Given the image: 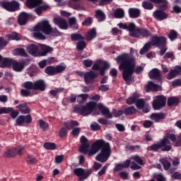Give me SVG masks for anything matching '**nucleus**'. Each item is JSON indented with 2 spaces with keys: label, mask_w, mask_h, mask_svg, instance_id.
<instances>
[{
  "label": "nucleus",
  "mask_w": 181,
  "mask_h": 181,
  "mask_svg": "<svg viewBox=\"0 0 181 181\" xmlns=\"http://www.w3.org/2000/svg\"><path fill=\"white\" fill-rule=\"evenodd\" d=\"M116 63L119 65V70H123L122 78L126 82L127 86H129L135 83L136 74H141V71H144L142 66H136V60L135 57L129 55V54L124 53L115 58Z\"/></svg>",
  "instance_id": "nucleus-1"
},
{
  "label": "nucleus",
  "mask_w": 181,
  "mask_h": 181,
  "mask_svg": "<svg viewBox=\"0 0 181 181\" xmlns=\"http://www.w3.org/2000/svg\"><path fill=\"white\" fill-rule=\"evenodd\" d=\"M89 148L90 144H83L79 147V152L84 155H87L88 153V156H93V155H95V153L101 149L100 153H98L95 157V160L101 163H105V162L110 159V156H111V145L103 139L96 140L93 144H92L90 149L88 151Z\"/></svg>",
  "instance_id": "nucleus-2"
},
{
  "label": "nucleus",
  "mask_w": 181,
  "mask_h": 181,
  "mask_svg": "<svg viewBox=\"0 0 181 181\" xmlns=\"http://www.w3.org/2000/svg\"><path fill=\"white\" fill-rule=\"evenodd\" d=\"M170 139V141H169ZM170 141L175 142L176 141V135L174 134H167L160 142H157L150 146H148L147 149L148 151H152L153 152H158L160 149L163 152H169L172 149V146H170Z\"/></svg>",
  "instance_id": "nucleus-3"
},
{
  "label": "nucleus",
  "mask_w": 181,
  "mask_h": 181,
  "mask_svg": "<svg viewBox=\"0 0 181 181\" xmlns=\"http://www.w3.org/2000/svg\"><path fill=\"white\" fill-rule=\"evenodd\" d=\"M151 41L146 42L140 49V54H145V53H148V52L152 49V46L160 47L166 43V38L163 36H158L155 35L151 37Z\"/></svg>",
  "instance_id": "nucleus-4"
},
{
  "label": "nucleus",
  "mask_w": 181,
  "mask_h": 181,
  "mask_svg": "<svg viewBox=\"0 0 181 181\" xmlns=\"http://www.w3.org/2000/svg\"><path fill=\"white\" fill-rule=\"evenodd\" d=\"M97 107V103L93 101L88 102L86 103V105L83 106L80 105H77L74 107V112H78L83 115V117H87V115H90L93 111Z\"/></svg>",
  "instance_id": "nucleus-5"
},
{
  "label": "nucleus",
  "mask_w": 181,
  "mask_h": 181,
  "mask_svg": "<svg viewBox=\"0 0 181 181\" xmlns=\"http://www.w3.org/2000/svg\"><path fill=\"white\" fill-rule=\"evenodd\" d=\"M98 109L101 112L102 115L105 117V118H108L109 119H111L112 117H115V118H118L121 117V115H123L124 114V110H116L115 109H112V113L110 111V109L108 107L104 105L103 103H99L98 105Z\"/></svg>",
  "instance_id": "nucleus-6"
},
{
  "label": "nucleus",
  "mask_w": 181,
  "mask_h": 181,
  "mask_svg": "<svg viewBox=\"0 0 181 181\" xmlns=\"http://www.w3.org/2000/svg\"><path fill=\"white\" fill-rule=\"evenodd\" d=\"M153 4L156 5H160L159 9L161 11H165V9H168V0H148L144 1L141 4L142 8H144L146 11H152L153 9Z\"/></svg>",
  "instance_id": "nucleus-7"
},
{
  "label": "nucleus",
  "mask_w": 181,
  "mask_h": 181,
  "mask_svg": "<svg viewBox=\"0 0 181 181\" xmlns=\"http://www.w3.org/2000/svg\"><path fill=\"white\" fill-rule=\"evenodd\" d=\"M25 88L45 91L46 90V82L42 79H40L34 82L25 81Z\"/></svg>",
  "instance_id": "nucleus-8"
},
{
  "label": "nucleus",
  "mask_w": 181,
  "mask_h": 181,
  "mask_svg": "<svg viewBox=\"0 0 181 181\" xmlns=\"http://www.w3.org/2000/svg\"><path fill=\"white\" fill-rule=\"evenodd\" d=\"M1 8L8 11V12H16L21 9V3L13 0L11 1H4L1 2Z\"/></svg>",
  "instance_id": "nucleus-9"
},
{
  "label": "nucleus",
  "mask_w": 181,
  "mask_h": 181,
  "mask_svg": "<svg viewBox=\"0 0 181 181\" xmlns=\"http://www.w3.org/2000/svg\"><path fill=\"white\" fill-rule=\"evenodd\" d=\"M66 69H67V66H66V64H61L56 66H47L45 69V72L46 74H48V76H56L57 74L63 73V71H64Z\"/></svg>",
  "instance_id": "nucleus-10"
},
{
  "label": "nucleus",
  "mask_w": 181,
  "mask_h": 181,
  "mask_svg": "<svg viewBox=\"0 0 181 181\" xmlns=\"http://www.w3.org/2000/svg\"><path fill=\"white\" fill-rule=\"evenodd\" d=\"M166 105V98L163 95H156L152 102V107L156 111L162 110Z\"/></svg>",
  "instance_id": "nucleus-11"
},
{
  "label": "nucleus",
  "mask_w": 181,
  "mask_h": 181,
  "mask_svg": "<svg viewBox=\"0 0 181 181\" xmlns=\"http://www.w3.org/2000/svg\"><path fill=\"white\" fill-rule=\"evenodd\" d=\"M141 36V37H146V39H148V37H151V36H152V32L146 28H136V26L132 37L139 38Z\"/></svg>",
  "instance_id": "nucleus-12"
},
{
  "label": "nucleus",
  "mask_w": 181,
  "mask_h": 181,
  "mask_svg": "<svg viewBox=\"0 0 181 181\" xmlns=\"http://www.w3.org/2000/svg\"><path fill=\"white\" fill-rule=\"evenodd\" d=\"M74 173L76 175V176H78L79 181H83L88 178V176L91 175V170H84L81 168H78L74 169Z\"/></svg>",
  "instance_id": "nucleus-13"
},
{
  "label": "nucleus",
  "mask_w": 181,
  "mask_h": 181,
  "mask_svg": "<svg viewBox=\"0 0 181 181\" xmlns=\"http://www.w3.org/2000/svg\"><path fill=\"white\" fill-rule=\"evenodd\" d=\"M25 146H19L18 148H14L11 149L7 150L4 152L3 156L4 158H13V156H16L17 155H22V151H25Z\"/></svg>",
  "instance_id": "nucleus-14"
},
{
  "label": "nucleus",
  "mask_w": 181,
  "mask_h": 181,
  "mask_svg": "<svg viewBox=\"0 0 181 181\" xmlns=\"http://www.w3.org/2000/svg\"><path fill=\"white\" fill-rule=\"evenodd\" d=\"M148 76L151 80H155L158 84H162V74L159 69L154 68L148 73Z\"/></svg>",
  "instance_id": "nucleus-15"
},
{
  "label": "nucleus",
  "mask_w": 181,
  "mask_h": 181,
  "mask_svg": "<svg viewBox=\"0 0 181 181\" xmlns=\"http://www.w3.org/2000/svg\"><path fill=\"white\" fill-rule=\"evenodd\" d=\"M37 29H40L41 32L45 33V35H49V33H50V30L52 29V25H50V23H49V21L45 20L36 25L35 30H37Z\"/></svg>",
  "instance_id": "nucleus-16"
},
{
  "label": "nucleus",
  "mask_w": 181,
  "mask_h": 181,
  "mask_svg": "<svg viewBox=\"0 0 181 181\" xmlns=\"http://www.w3.org/2000/svg\"><path fill=\"white\" fill-rule=\"evenodd\" d=\"M98 77V73L94 71L86 72L83 75V78L86 84H93L94 80Z\"/></svg>",
  "instance_id": "nucleus-17"
},
{
  "label": "nucleus",
  "mask_w": 181,
  "mask_h": 181,
  "mask_svg": "<svg viewBox=\"0 0 181 181\" xmlns=\"http://www.w3.org/2000/svg\"><path fill=\"white\" fill-rule=\"evenodd\" d=\"M53 22L54 25L59 28V29H63L64 30H67V29H69L67 21H66L64 18H62V17L54 18Z\"/></svg>",
  "instance_id": "nucleus-18"
},
{
  "label": "nucleus",
  "mask_w": 181,
  "mask_h": 181,
  "mask_svg": "<svg viewBox=\"0 0 181 181\" xmlns=\"http://www.w3.org/2000/svg\"><path fill=\"white\" fill-rule=\"evenodd\" d=\"M118 26L119 29H124V30H128L129 32V36L131 37H133L134 36V32L135 30V23L131 22L129 23V25L124 24L122 23H120L118 24Z\"/></svg>",
  "instance_id": "nucleus-19"
},
{
  "label": "nucleus",
  "mask_w": 181,
  "mask_h": 181,
  "mask_svg": "<svg viewBox=\"0 0 181 181\" xmlns=\"http://www.w3.org/2000/svg\"><path fill=\"white\" fill-rule=\"evenodd\" d=\"M28 18H32V13H28L25 11L20 13L18 17V23L20 26H24L28 23Z\"/></svg>",
  "instance_id": "nucleus-20"
},
{
  "label": "nucleus",
  "mask_w": 181,
  "mask_h": 181,
  "mask_svg": "<svg viewBox=\"0 0 181 181\" xmlns=\"http://www.w3.org/2000/svg\"><path fill=\"white\" fill-rule=\"evenodd\" d=\"M159 162L161 163V165H163V168L164 170H169L170 173H173L175 172V170H177V167L171 168L172 163H170L169 160H168V158H163L159 160Z\"/></svg>",
  "instance_id": "nucleus-21"
},
{
  "label": "nucleus",
  "mask_w": 181,
  "mask_h": 181,
  "mask_svg": "<svg viewBox=\"0 0 181 181\" xmlns=\"http://www.w3.org/2000/svg\"><path fill=\"white\" fill-rule=\"evenodd\" d=\"M181 74V66L177 65L174 67L173 69H170V72L168 74L167 78L168 80H173L175 77H177V76H180Z\"/></svg>",
  "instance_id": "nucleus-22"
},
{
  "label": "nucleus",
  "mask_w": 181,
  "mask_h": 181,
  "mask_svg": "<svg viewBox=\"0 0 181 181\" xmlns=\"http://www.w3.org/2000/svg\"><path fill=\"white\" fill-rule=\"evenodd\" d=\"M81 0H69L68 5L76 11H86V7L78 3Z\"/></svg>",
  "instance_id": "nucleus-23"
},
{
  "label": "nucleus",
  "mask_w": 181,
  "mask_h": 181,
  "mask_svg": "<svg viewBox=\"0 0 181 181\" xmlns=\"http://www.w3.org/2000/svg\"><path fill=\"white\" fill-rule=\"evenodd\" d=\"M27 52L29 54L34 56L35 57H39V47L36 45L31 44L27 47Z\"/></svg>",
  "instance_id": "nucleus-24"
},
{
  "label": "nucleus",
  "mask_w": 181,
  "mask_h": 181,
  "mask_svg": "<svg viewBox=\"0 0 181 181\" xmlns=\"http://www.w3.org/2000/svg\"><path fill=\"white\" fill-rule=\"evenodd\" d=\"M166 118V115L164 112L152 113L150 115V119L154 122H160Z\"/></svg>",
  "instance_id": "nucleus-25"
},
{
  "label": "nucleus",
  "mask_w": 181,
  "mask_h": 181,
  "mask_svg": "<svg viewBox=\"0 0 181 181\" xmlns=\"http://www.w3.org/2000/svg\"><path fill=\"white\" fill-rule=\"evenodd\" d=\"M153 16L157 21H165L168 18V14L162 10H156L153 11Z\"/></svg>",
  "instance_id": "nucleus-26"
},
{
  "label": "nucleus",
  "mask_w": 181,
  "mask_h": 181,
  "mask_svg": "<svg viewBox=\"0 0 181 181\" xmlns=\"http://www.w3.org/2000/svg\"><path fill=\"white\" fill-rule=\"evenodd\" d=\"M41 52L39 53V57L47 56L48 53H50L53 51V47L47 45H40Z\"/></svg>",
  "instance_id": "nucleus-27"
},
{
  "label": "nucleus",
  "mask_w": 181,
  "mask_h": 181,
  "mask_svg": "<svg viewBox=\"0 0 181 181\" xmlns=\"http://www.w3.org/2000/svg\"><path fill=\"white\" fill-rule=\"evenodd\" d=\"M130 165L131 159H127L123 163L116 164L114 170L116 172H119V170H122L123 169H128Z\"/></svg>",
  "instance_id": "nucleus-28"
},
{
  "label": "nucleus",
  "mask_w": 181,
  "mask_h": 181,
  "mask_svg": "<svg viewBox=\"0 0 181 181\" xmlns=\"http://www.w3.org/2000/svg\"><path fill=\"white\" fill-rule=\"evenodd\" d=\"M124 16H125V12L121 8H117L113 13L110 14L112 19H122Z\"/></svg>",
  "instance_id": "nucleus-29"
},
{
  "label": "nucleus",
  "mask_w": 181,
  "mask_h": 181,
  "mask_svg": "<svg viewBox=\"0 0 181 181\" xmlns=\"http://www.w3.org/2000/svg\"><path fill=\"white\" fill-rule=\"evenodd\" d=\"M95 37H97V29H95V28H93L88 31L84 37L85 40L87 42H91V40H93V39H95Z\"/></svg>",
  "instance_id": "nucleus-30"
},
{
  "label": "nucleus",
  "mask_w": 181,
  "mask_h": 181,
  "mask_svg": "<svg viewBox=\"0 0 181 181\" xmlns=\"http://www.w3.org/2000/svg\"><path fill=\"white\" fill-rule=\"evenodd\" d=\"M12 67L14 71H18V72L22 71L23 69H25V61H23V62L13 61Z\"/></svg>",
  "instance_id": "nucleus-31"
},
{
  "label": "nucleus",
  "mask_w": 181,
  "mask_h": 181,
  "mask_svg": "<svg viewBox=\"0 0 181 181\" xmlns=\"http://www.w3.org/2000/svg\"><path fill=\"white\" fill-rule=\"evenodd\" d=\"M42 0H26L25 6L29 9H33V8L39 6V5H42Z\"/></svg>",
  "instance_id": "nucleus-32"
},
{
  "label": "nucleus",
  "mask_w": 181,
  "mask_h": 181,
  "mask_svg": "<svg viewBox=\"0 0 181 181\" xmlns=\"http://www.w3.org/2000/svg\"><path fill=\"white\" fill-rule=\"evenodd\" d=\"M18 110H20L21 114H29L30 112V109L28 107V103H20L16 107Z\"/></svg>",
  "instance_id": "nucleus-33"
},
{
  "label": "nucleus",
  "mask_w": 181,
  "mask_h": 181,
  "mask_svg": "<svg viewBox=\"0 0 181 181\" xmlns=\"http://www.w3.org/2000/svg\"><path fill=\"white\" fill-rule=\"evenodd\" d=\"M49 8H50V6L46 4V5H39L37 6L34 10V12H35V13H37V15H38V16H40V15H42V13H43V11H47V9H49Z\"/></svg>",
  "instance_id": "nucleus-34"
},
{
  "label": "nucleus",
  "mask_w": 181,
  "mask_h": 181,
  "mask_svg": "<svg viewBox=\"0 0 181 181\" xmlns=\"http://www.w3.org/2000/svg\"><path fill=\"white\" fill-rule=\"evenodd\" d=\"M13 56H21V57H28V53L23 48H16L13 52Z\"/></svg>",
  "instance_id": "nucleus-35"
},
{
  "label": "nucleus",
  "mask_w": 181,
  "mask_h": 181,
  "mask_svg": "<svg viewBox=\"0 0 181 181\" xmlns=\"http://www.w3.org/2000/svg\"><path fill=\"white\" fill-rule=\"evenodd\" d=\"M179 103H180L179 98L173 97V96L168 98L167 101V104L168 107H176V105H177Z\"/></svg>",
  "instance_id": "nucleus-36"
},
{
  "label": "nucleus",
  "mask_w": 181,
  "mask_h": 181,
  "mask_svg": "<svg viewBox=\"0 0 181 181\" xmlns=\"http://www.w3.org/2000/svg\"><path fill=\"white\" fill-rule=\"evenodd\" d=\"M129 17L132 18H139L141 15V10H139V8H129Z\"/></svg>",
  "instance_id": "nucleus-37"
},
{
  "label": "nucleus",
  "mask_w": 181,
  "mask_h": 181,
  "mask_svg": "<svg viewBox=\"0 0 181 181\" xmlns=\"http://www.w3.org/2000/svg\"><path fill=\"white\" fill-rule=\"evenodd\" d=\"M162 84L158 85L154 83L153 82H149L147 86V88L148 90H151L152 91H160L162 90Z\"/></svg>",
  "instance_id": "nucleus-38"
},
{
  "label": "nucleus",
  "mask_w": 181,
  "mask_h": 181,
  "mask_svg": "<svg viewBox=\"0 0 181 181\" xmlns=\"http://www.w3.org/2000/svg\"><path fill=\"white\" fill-rule=\"evenodd\" d=\"M69 25L73 30H77V29H78V24L77 23V18H76V17L69 18Z\"/></svg>",
  "instance_id": "nucleus-39"
},
{
  "label": "nucleus",
  "mask_w": 181,
  "mask_h": 181,
  "mask_svg": "<svg viewBox=\"0 0 181 181\" xmlns=\"http://www.w3.org/2000/svg\"><path fill=\"white\" fill-rule=\"evenodd\" d=\"M71 40L72 42H80L81 40H86V38L84 37V36H83V35L75 33L71 34Z\"/></svg>",
  "instance_id": "nucleus-40"
},
{
  "label": "nucleus",
  "mask_w": 181,
  "mask_h": 181,
  "mask_svg": "<svg viewBox=\"0 0 181 181\" xmlns=\"http://www.w3.org/2000/svg\"><path fill=\"white\" fill-rule=\"evenodd\" d=\"M139 98V94L134 93L131 97L126 100V104L128 105H132V104H136V100Z\"/></svg>",
  "instance_id": "nucleus-41"
},
{
  "label": "nucleus",
  "mask_w": 181,
  "mask_h": 181,
  "mask_svg": "<svg viewBox=\"0 0 181 181\" xmlns=\"http://www.w3.org/2000/svg\"><path fill=\"white\" fill-rule=\"evenodd\" d=\"M95 16L96 19H98V22H104V20L106 18L105 13L103 10H96Z\"/></svg>",
  "instance_id": "nucleus-42"
},
{
  "label": "nucleus",
  "mask_w": 181,
  "mask_h": 181,
  "mask_svg": "<svg viewBox=\"0 0 181 181\" xmlns=\"http://www.w3.org/2000/svg\"><path fill=\"white\" fill-rule=\"evenodd\" d=\"M25 84L26 82L23 83V87L25 89H21V95H22V97H32V93L30 92V90H33V89H29L25 88Z\"/></svg>",
  "instance_id": "nucleus-43"
},
{
  "label": "nucleus",
  "mask_w": 181,
  "mask_h": 181,
  "mask_svg": "<svg viewBox=\"0 0 181 181\" xmlns=\"http://www.w3.org/2000/svg\"><path fill=\"white\" fill-rule=\"evenodd\" d=\"M125 115H135L138 112V110L134 106H129L124 110Z\"/></svg>",
  "instance_id": "nucleus-44"
},
{
  "label": "nucleus",
  "mask_w": 181,
  "mask_h": 181,
  "mask_svg": "<svg viewBox=\"0 0 181 181\" xmlns=\"http://www.w3.org/2000/svg\"><path fill=\"white\" fill-rule=\"evenodd\" d=\"M15 60L9 58H3V61L1 62V65H0V67H9L11 66H13V62Z\"/></svg>",
  "instance_id": "nucleus-45"
},
{
  "label": "nucleus",
  "mask_w": 181,
  "mask_h": 181,
  "mask_svg": "<svg viewBox=\"0 0 181 181\" xmlns=\"http://www.w3.org/2000/svg\"><path fill=\"white\" fill-rule=\"evenodd\" d=\"M40 29H37L36 30V25L34 28V33H33V36L35 37V39H40L42 40H45L46 39V37L40 33Z\"/></svg>",
  "instance_id": "nucleus-46"
},
{
  "label": "nucleus",
  "mask_w": 181,
  "mask_h": 181,
  "mask_svg": "<svg viewBox=\"0 0 181 181\" xmlns=\"http://www.w3.org/2000/svg\"><path fill=\"white\" fill-rule=\"evenodd\" d=\"M131 159L132 160H134V162H136V163H137L138 165H141V166H144V165H145V162L144 161L142 158H141V156H139V155L132 156Z\"/></svg>",
  "instance_id": "nucleus-47"
},
{
  "label": "nucleus",
  "mask_w": 181,
  "mask_h": 181,
  "mask_svg": "<svg viewBox=\"0 0 181 181\" xmlns=\"http://www.w3.org/2000/svg\"><path fill=\"white\" fill-rule=\"evenodd\" d=\"M64 125L66 129H73L74 127H78V122L77 121H71L64 122Z\"/></svg>",
  "instance_id": "nucleus-48"
},
{
  "label": "nucleus",
  "mask_w": 181,
  "mask_h": 181,
  "mask_svg": "<svg viewBox=\"0 0 181 181\" xmlns=\"http://www.w3.org/2000/svg\"><path fill=\"white\" fill-rule=\"evenodd\" d=\"M85 47H87V43L86 41L81 40L76 43V49L78 52H83Z\"/></svg>",
  "instance_id": "nucleus-49"
},
{
  "label": "nucleus",
  "mask_w": 181,
  "mask_h": 181,
  "mask_svg": "<svg viewBox=\"0 0 181 181\" xmlns=\"http://www.w3.org/2000/svg\"><path fill=\"white\" fill-rule=\"evenodd\" d=\"M135 105L136 107V108H138L139 110H142V108H144V107H145V105H146L145 104V100H144V98H138L136 100V103Z\"/></svg>",
  "instance_id": "nucleus-50"
},
{
  "label": "nucleus",
  "mask_w": 181,
  "mask_h": 181,
  "mask_svg": "<svg viewBox=\"0 0 181 181\" xmlns=\"http://www.w3.org/2000/svg\"><path fill=\"white\" fill-rule=\"evenodd\" d=\"M26 162L28 163L29 165H36V163H37V160L33 155L28 154Z\"/></svg>",
  "instance_id": "nucleus-51"
},
{
  "label": "nucleus",
  "mask_w": 181,
  "mask_h": 181,
  "mask_svg": "<svg viewBox=\"0 0 181 181\" xmlns=\"http://www.w3.org/2000/svg\"><path fill=\"white\" fill-rule=\"evenodd\" d=\"M47 35L56 37L57 36H60L61 33L60 31H59V30H57L56 28L51 27V30H49V33H48Z\"/></svg>",
  "instance_id": "nucleus-52"
},
{
  "label": "nucleus",
  "mask_w": 181,
  "mask_h": 181,
  "mask_svg": "<svg viewBox=\"0 0 181 181\" xmlns=\"http://www.w3.org/2000/svg\"><path fill=\"white\" fill-rule=\"evenodd\" d=\"M86 98H88V94L87 93H81L77 96V103L81 104V103H84Z\"/></svg>",
  "instance_id": "nucleus-53"
},
{
  "label": "nucleus",
  "mask_w": 181,
  "mask_h": 181,
  "mask_svg": "<svg viewBox=\"0 0 181 181\" xmlns=\"http://www.w3.org/2000/svg\"><path fill=\"white\" fill-rule=\"evenodd\" d=\"M38 122H39L40 128L42 129V131H47V129H49V124L45 122V120L40 119Z\"/></svg>",
  "instance_id": "nucleus-54"
},
{
  "label": "nucleus",
  "mask_w": 181,
  "mask_h": 181,
  "mask_svg": "<svg viewBox=\"0 0 181 181\" xmlns=\"http://www.w3.org/2000/svg\"><path fill=\"white\" fill-rule=\"evenodd\" d=\"M168 38L170 40H171V42L176 40V39H177V32H176L175 30H170L168 34Z\"/></svg>",
  "instance_id": "nucleus-55"
},
{
  "label": "nucleus",
  "mask_w": 181,
  "mask_h": 181,
  "mask_svg": "<svg viewBox=\"0 0 181 181\" xmlns=\"http://www.w3.org/2000/svg\"><path fill=\"white\" fill-rule=\"evenodd\" d=\"M44 148L48 151H53L56 149V144L50 142L45 143Z\"/></svg>",
  "instance_id": "nucleus-56"
},
{
  "label": "nucleus",
  "mask_w": 181,
  "mask_h": 181,
  "mask_svg": "<svg viewBox=\"0 0 181 181\" xmlns=\"http://www.w3.org/2000/svg\"><path fill=\"white\" fill-rule=\"evenodd\" d=\"M7 38L8 40H21V38H19V36L16 33H12L11 34H8L7 35Z\"/></svg>",
  "instance_id": "nucleus-57"
},
{
  "label": "nucleus",
  "mask_w": 181,
  "mask_h": 181,
  "mask_svg": "<svg viewBox=\"0 0 181 181\" xmlns=\"http://www.w3.org/2000/svg\"><path fill=\"white\" fill-rule=\"evenodd\" d=\"M103 64L102 60H98L96 63H95L92 66V70H95V71H98L100 70V66Z\"/></svg>",
  "instance_id": "nucleus-58"
},
{
  "label": "nucleus",
  "mask_w": 181,
  "mask_h": 181,
  "mask_svg": "<svg viewBox=\"0 0 181 181\" xmlns=\"http://www.w3.org/2000/svg\"><path fill=\"white\" fill-rule=\"evenodd\" d=\"M91 23H93V19L91 18V17H88L82 22V25L90 26Z\"/></svg>",
  "instance_id": "nucleus-59"
},
{
  "label": "nucleus",
  "mask_w": 181,
  "mask_h": 181,
  "mask_svg": "<svg viewBox=\"0 0 181 181\" xmlns=\"http://www.w3.org/2000/svg\"><path fill=\"white\" fill-rule=\"evenodd\" d=\"M171 179H173L174 180H181V173L177 171L175 172L171 175Z\"/></svg>",
  "instance_id": "nucleus-60"
},
{
  "label": "nucleus",
  "mask_w": 181,
  "mask_h": 181,
  "mask_svg": "<svg viewBox=\"0 0 181 181\" xmlns=\"http://www.w3.org/2000/svg\"><path fill=\"white\" fill-rule=\"evenodd\" d=\"M153 177L157 181H165V177H163V175H162V173H160V174L155 173L153 174Z\"/></svg>",
  "instance_id": "nucleus-61"
},
{
  "label": "nucleus",
  "mask_w": 181,
  "mask_h": 181,
  "mask_svg": "<svg viewBox=\"0 0 181 181\" xmlns=\"http://www.w3.org/2000/svg\"><path fill=\"white\" fill-rule=\"evenodd\" d=\"M59 136L60 138H64L67 136V129L62 127L59 130Z\"/></svg>",
  "instance_id": "nucleus-62"
},
{
  "label": "nucleus",
  "mask_w": 181,
  "mask_h": 181,
  "mask_svg": "<svg viewBox=\"0 0 181 181\" xmlns=\"http://www.w3.org/2000/svg\"><path fill=\"white\" fill-rule=\"evenodd\" d=\"M28 72L30 73V76H33L36 71H37V67L35 66H31L28 69Z\"/></svg>",
  "instance_id": "nucleus-63"
},
{
  "label": "nucleus",
  "mask_w": 181,
  "mask_h": 181,
  "mask_svg": "<svg viewBox=\"0 0 181 181\" xmlns=\"http://www.w3.org/2000/svg\"><path fill=\"white\" fill-rule=\"evenodd\" d=\"M153 125V122L151 120H145L143 123L144 128H151Z\"/></svg>",
  "instance_id": "nucleus-64"
}]
</instances>
